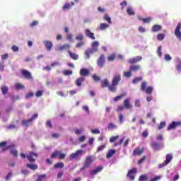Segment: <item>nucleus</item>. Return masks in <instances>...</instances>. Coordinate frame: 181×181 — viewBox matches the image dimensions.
Segmentation results:
<instances>
[{
	"mask_svg": "<svg viewBox=\"0 0 181 181\" xmlns=\"http://www.w3.org/2000/svg\"><path fill=\"white\" fill-rule=\"evenodd\" d=\"M134 107H141L140 100L137 99V100H135Z\"/></svg>",
	"mask_w": 181,
	"mask_h": 181,
	"instance_id": "obj_55",
	"label": "nucleus"
},
{
	"mask_svg": "<svg viewBox=\"0 0 181 181\" xmlns=\"http://www.w3.org/2000/svg\"><path fill=\"white\" fill-rule=\"evenodd\" d=\"M151 146L152 147V148L154 150V151H159L160 150V143H157L156 141H153L152 143H151Z\"/></svg>",
	"mask_w": 181,
	"mask_h": 181,
	"instance_id": "obj_17",
	"label": "nucleus"
},
{
	"mask_svg": "<svg viewBox=\"0 0 181 181\" xmlns=\"http://www.w3.org/2000/svg\"><path fill=\"white\" fill-rule=\"evenodd\" d=\"M121 81V75L116 74L112 77V83H109V81L107 79H104L103 81H100V84L102 88H108L110 92L115 93L117 92V86Z\"/></svg>",
	"mask_w": 181,
	"mask_h": 181,
	"instance_id": "obj_1",
	"label": "nucleus"
},
{
	"mask_svg": "<svg viewBox=\"0 0 181 181\" xmlns=\"http://www.w3.org/2000/svg\"><path fill=\"white\" fill-rule=\"evenodd\" d=\"M103 20L108 22L109 24H112L111 18L108 16V14L104 15Z\"/></svg>",
	"mask_w": 181,
	"mask_h": 181,
	"instance_id": "obj_36",
	"label": "nucleus"
},
{
	"mask_svg": "<svg viewBox=\"0 0 181 181\" xmlns=\"http://www.w3.org/2000/svg\"><path fill=\"white\" fill-rule=\"evenodd\" d=\"M32 119H28V120H23L22 124L24 126L28 127L29 124L32 122Z\"/></svg>",
	"mask_w": 181,
	"mask_h": 181,
	"instance_id": "obj_42",
	"label": "nucleus"
},
{
	"mask_svg": "<svg viewBox=\"0 0 181 181\" xmlns=\"http://www.w3.org/2000/svg\"><path fill=\"white\" fill-rule=\"evenodd\" d=\"M147 82L144 81L141 84V90H145L147 88Z\"/></svg>",
	"mask_w": 181,
	"mask_h": 181,
	"instance_id": "obj_45",
	"label": "nucleus"
},
{
	"mask_svg": "<svg viewBox=\"0 0 181 181\" xmlns=\"http://www.w3.org/2000/svg\"><path fill=\"white\" fill-rule=\"evenodd\" d=\"M118 119H119V122H120V124H122L124 122L123 114H119Z\"/></svg>",
	"mask_w": 181,
	"mask_h": 181,
	"instance_id": "obj_52",
	"label": "nucleus"
},
{
	"mask_svg": "<svg viewBox=\"0 0 181 181\" xmlns=\"http://www.w3.org/2000/svg\"><path fill=\"white\" fill-rule=\"evenodd\" d=\"M165 60L167 61V62H170L172 60V57H170L169 54H165Z\"/></svg>",
	"mask_w": 181,
	"mask_h": 181,
	"instance_id": "obj_62",
	"label": "nucleus"
},
{
	"mask_svg": "<svg viewBox=\"0 0 181 181\" xmlns=\"http://www.w3.org/2000/svg\"><path fill=\"white\" fill-rule=\"evenodd\" d=\"M59 156V160H64L66 155L62 153V151H55L51 154L50 158H56Z\"/></svg>",
	"mask_w": 181,
	"mask_h": 181,
	"instance_id": "obj_4",
	"label": "nucleus"
},
{
	"mask_svg": "<svg viewBox=\"0 0 181 181\" xmlns=\"http://www.w3.org/2000/svg\"><path fill=\"white\" fill-rule=\"evenodd\" d=\"M16 89L17 90L25 89V86L22 85V83H16Z\"/></svg>",
	"mask_w": 181,
	"mask_h": 181,
	"instance_id": "obj_41",
	"label": "nucleus"
},
{
	"mask_svg": "<svg viewBox=\"0 0 181 181\" xmlns=\"http://www.w3.org/2000/svg\"><path fill=\"white\" fill-rule=\"evenodd\" d=\"M98 47H99L98 41H95L92 42L90 49L98 50Z\"/></svg>",
	"mask_w": 181,
	"mask_h": 181,
	"instance_id": "obj_30",
	"label": "nucleus"
},
{
	"mask_svg": "<svg viewBox=\"0 0 181 181\" xmlns=\"http://www.w3.org/2000/svg\"><path fill=\"white\" fill-rule=\"evenodd\" d=\"M43 95V91L39 90L35 93L36 98H40Z\"/></svg>",
	"mask_w": 181,
	"mask_h": 181,
	"instance_id": "obj_63",
	"label": "nucleus"
},
{
	"mask_svg": "<svg viewBox=\"0 0 181 181\" xmlns=\"http://www.w3.org/2000/svg\"><path fill=\"white\" fill-rule=\"evenodd\" d=\"M72 74H73V71H69V70H66V71H64V76H71V75H72Z\"/></svg>",
	"mask_w": 181,
	"mask_h": 181,
	"instance_id": "obj_58",
	"label": "nucleus"
},
{
	"mask_svg": "<svg viewBox=\"0 0 181 181\" xmlns=\"http://www.w3.org/2000/svg\"><path fill=\"white\" fill-rule=\"evenodd\" d=\"M138 18L139 20H141L144 23H149L151 21V18H141V17H139Z\"/></svg>",
	"mask_w": 181,
	"mask_h": 181,
	"instance_id": "obj_34",
	"label": "nucleus"
},
{
	"mask_svg": "<svg viewBox=\"0 0 181 181\" xmlns=\"http://www.w3.org/2000/svg\"><path fill=\"white\" fill-rule=\"evenodd\" d=\"M76 40L81 42L83 40H84V36L82 34L78 35L76 37Z\"/></svg>",
	"mask_w": 181,
	"mask_h": 181,
	"instance_id": "obj_49",
	"label": "nucleus"
},
{
	"mask_svg": "<svg viewBox=\"0 0 181 181\" xmlns=\"http://www.w3.org/2000/svg\"><path fill=\"white\" fill-rule=\"evenodd\" d=\"M83 153L82 149H78L76 151V153H71L70 155V157H69V160H74L76 158H78L79 156H81Z\"/></svg>",
	"mask_w": 181,
	"mask_h": 181,
	"instance_id": "obj_10",
	"label": "nucleus"
},
{
	"mask_svg": "<svg viewBox=\"0 0 181 181\" xmlns=\"http://www.w3.org/2000/svg\"><path fill=\"white\" fill-rule=\"evenodd\" d=\"M144 151V148L140 149L139 148H136L134 151H133V156H140Z\"/></svg>",
	"mask_w": 181,
	"mask_h": 181,
	"instance_id": "obj_20",
	"label": "nucleus"
},
{
	"mask_svg": "<svg viewBox=\"0 0 181 181\" xmlns=\"http://www.w3.org/2000/svg\"><path fill=\"white\" fill-rule=\"evenodd\" d=\"M116 59V54H112V55H110L108 58H107V60L108 62H113Z\"/></svg>",
	"mask_w": 181,
	"mask_h": 181,
	"instance_id": "obj_43",
	"label": "nucleus"
},
{
	"mask_svg": "<svg viewBox=\"0 0 181 181\" xmlns=\"http://www.w3.org/2000/svg\"><path fill=\"white\" fill-rule=\"evenodd\" d=\"M92 78H93L94 81H95V82H99L101 80V78H100L96 74H93V76H92Z\"/></svg>",
	"mask_w": 181,
	"mask_h": 181,
	"instance_id": "obj_50",
	"label": "nucleus"
},
{
	"mask_svg": "<svg viewBox=\"0 0 181 181\" xmlns=\"http://www.w3.org/2000/svg\"><path fill=\"white\" fill-rule=\"evenodd\" d=\"M145 92L147 95H151L153 93V87L152 86H148L146 88H145L144 90H142Z\"/></svg>",
	"mask_w": 181,
	"mask_h": 181,
	"instance_id": "obj_28",
	"label": "nucleus"
},
{
	"mask_svg": "<svg viewBox=\"0 0 181 181\" xmlns=\"http://www.w3.org/2000/svg\"><path fill=\"white\" fill-rule=\"evenodd\" d=\"M123 105L127 110H132L134 107V106L131 103V98H129L124 99L123 102Z\"/></svg>",
	"mask_w": 181,
	"mask_h": 181,
	"instance_id": "obj_11",
	"label": "nucleus"
},
{
	"mask_svg": "<svg viewBox=\"0 0 181 181\" xmlns=\"http://www.w3.org/2000/svg\"><path fill=\"white\" fill-rule=\"evenodd\" d=\"M98 50L96 49L89 48L85 51V57L86 59H90V54H93V53L97 52Z\"/></svg>",
	"mask_w": 181,
	"mask_h": 181,
	"instance_id": "obj_13",
	"label": "nucleus"
},
{
	"mask_svg": "<svg viewBox=\"0 0 181 181\" xmlns=\"http://www.w3.org/2000/svg\"><path fill=\"white\" fill-rule=\"evenodd\" d=\"M100 30H105L109 28V24L100 23Z\"/></svg>",
	"mask_w": 181,
	"mask_h": 181,
	"instance_id": "obj_39",
	"label": "nucleus"
},
{
	"mask_svg": "<svg viewBox=\"0 0 181 181\" xmlns=\"http://www.w3.org/2000/svg\"><path fill=\"white\" fill-rule=\"evenodd\" d=\"M21 76H23L27 80L33 79L31 73L30 71H27L26 69H21Z\"/></svg>",
	"mask_w": 181,
	"mask_h": 181,
	"instance_id": "obj_12",
	"label": "nucleus"
},
{
	"mask_svg": "<svg viewBox=\"0 0 181 181\" xmlns=\"http://www.w3.org/2000/svg\"><path fill=\"white\" fill-rule=\"evenodd\" d=\"M84 45H85V42H83V41H81L80 42H78V43L76 44V48H80V47H81L82 46H84Z\"/></svg>",
	"mask_w": 181,
	"mask_h": 181,
	"instance_id": "obj_60",
	"label": "nucleus"
},
{
	"mask_svg": "<svg viewBox=\"0 0 181 181\" xmlns=\"http://www.w3.org/2000/svg\"><path fill=\"white\" fill-rule=\"evenodd\" d=\"M118 138H119V136H113L111 138H110V143H113L115 141H116V140L118 139Z\"/></svg>",
	"mask_w": 181,
	"mask_h": 181,
	"instance_id": "obj_47",
	"label": "nucleus"
},
{
	"mask_svg": "<svg viewBox=\"0 0 181 181\" xmlns=\"http://www.w3.org/2000/svg\"><path fill=\"white\" fill-rule=\"evenodd\" d=\"M46 174H42V175H40L38 176L37 180H36V181H43L45 179H46Z\"/></svg>",
	"mask_w": 181,
	"mask_h": 181,
	"instance_id": "obj_40",
	"label": "nucleus"
},
{
	"mask_svg": "<svg viewBox=\"0 0 181 181\" xmlns=\"http://www.w3.org/2000/svg\"><path fill=\"white\" fill-rule=\"evenodd\" d=\"M70 47H71L70 45H64L62 46H58V47H57V51H59V52L67 51L70 49Z\"/></svg>",
	"mask_w": 181,
	"mask_h": 181,
	"instance_id": "obj_15",
	"label": "nucleus"
},
{
	"mask_svg": "<svg viewBox=\"0 0 181 181\" xmlns=\"http://www.w3.org/2000/svg\"><path fill=\"white\" fill-rule=\"evenodd\" d=\"M137 173V169L136 168H133L132 170H129L127 174V177H129L132 181L135 179V175Z\"/></svg>",
	"mask_w": 181,
	"mask_h": 181,
	"instance_id": "obj_7",
	"label": "nucleus"
},
{
	"mask_svg": "<svg viewBox=\"0 0 181 181\" xmlns=\"http://www.w3.org/2000/svg\"><path fill=\"white\" fill-rule=\"evenodd\" d=\"M126 96V93H122L121 95L116 96L115 98H114V102H117L121 100H122V98Z\"/></svg>",
	"mask_w": 181,
	"mask_h": 181,
	"instance_id": "obj_31",
	"label": "nucleus"
},
{
	"mask_svg": "<svg viewBox=\"0 0 181 181\" xmlns=\"http://www.w3.org/2000/svg\"><path fill=\"white\" fill-rule=\"evenodd\" d=\"M33 97H34V93H33V92H29L25 95L26 99H28V98H33Z\"/></svg>",
	"mask_w": 181,
	"mask_h": 181,
	"instance_id": "obj_56",
	"label": "nucleus"
},
{
	"mask_svg": "<svg viewBox=\"0 0 181 181\" xmlns=\"http://www.w3.org/2000/svg\"><path fill=\"white\" fill-rule=\"evenodd\" d=\"M123 76L126 78H131L132 77V71H124Z\"/></svg>",
	"mask_w": 181,
	"mask_h": 181,
	"instance_id": "obj_48",
	"label": "nucleus"
},
{
	"mask_svg": "<svg viewBox=\"0 0 181 181\" xmlns=\"http://www.w3.org/2000/svg\"><path fill=\"white\" fill-rule=\"evenodd\" d=\"M107 129L109 130H113V129H117V126L116 124H115L114 123H110L107 126Z\"/></svg>",
	"mask_w": 181,
	"mask_h": 181,
	"instance_id": "obj_38",
	"label": "nucleus"
},
{
	"mask_svg": "<svg viewBox=\"0 0 181 181\" xmlns=\"http://www.w3.org/2000/svg\"><path fill=\"white\" fill-rule=\"evenodd\" d=\"M141 70L140 65H132L129 66V71L130 72H136Z\"/></svg>",
	"mask_w": 181,
	"mask_h": 181,
	"instance_id": "obj_21",
	"label": "nucleus"
},
{
	"mask_svg": "<svg viewBox=\"0 0 181 181\" xmlns=\"http://www.w3.org/2000/svg\"><path fill=\"white\" fill-rule=\"evenodd\" d=\"M180 127H181V121L173 122L168 125V127H167V130L168 131L173 130V129H177Z\"/></svg>",
	"mask_w": 181,
	"mask_h": 181,
	"instance_id": "obj_5",
	"label": "nucleus"
},
{
	"mask_svg": "<svg viewBox=\"0 0 181 181\" xmlns=\"http://www.w3.org/2000/svg\"><path fill=\"white\" fill-rule=\"evenodd\" d=\"M84 81H85V78H83V77L78 78L76 81V84L77 87H81L82 83Z\"/></svg>",
	"mask_w": 181,
	"mask_h": 181,
	"instance_id": "obj_25",
	"label": "nucleus"
},
{
	"mask_svg": "<svg viewBox=\"0 0 181 181\" xmlns=\"http://www.w3.org/2000/svg\"><path fill=\"white\" fill-rule=\"evenodd\" d=\"M44 45L45 47V49H47V51H51L53 47V44L52 41L49 40H45L44 41Z\"/></svg>",
	"mask_w": 181,
	"mask_h": 181,
	"instance_id": "obj_14",
	"label": "nucleus"
},
{
	"mask_svg": "<svg viewBox=\"0 0 181 181\" xmlns=\"http://www.w3.org/2000/svg\"><path fill=\"white\" fill-rule=\"evenodd\" d=\"M165 127H166V122H161L159 124H158V129L161 130L163 129Z\"/></svg>",
	"mask_w": 181,
	"mask_h": 181,
	"instance_id": "obj_44",
	"label": "nucleus"
},
{
	"mask_svg": "<svg viewBox=\"0 0 181 181\" xmlns=\"http://www.w3.org/2000/svg\"><path fill=\"white\" fill-rule=\"evenodd\" d=\"M105 54H102L97 60V66H99L100 69H103L105 66Z\"/></svg>",
	"mask_w": 181,
	"mask_h": 181,
	"instance_id": "obj_6",
	"label": "nucleus"
},
{
	"mask_svg": "<svg viewBox=\"0 0 181 181\" xmlns=\"http://www.w3.org/2000/svg\"><path fill=\"white\" fill-rule=\"evenodd\" d=\"M173 156L172 154H167L165 155V160L164 162H167V163H170L172 161Z\"/></svg>",
	"mask_w": 181,
	"mask_h": 181,
	"instance_id": "obj_33",
	"label": "nucleus"
},
{
	"mask_svg": "<svg viewBox=\"0 0 181 181\" xmlns=\"http://www.w3.org/2000/svg\"><path fill=\"white\" fill-rule=\"evenodd\" d=\"M64 167V163L63 162L57 163L54 165V168L55 169H62Z\"/></svg>",
	"mask_w": 181,
	"mask_h": 181,
	"instance_id": "obj_27",
	"label": "nucleus"
},
{
	"mask_svg": "<svg viewBox=\"0 0 181 181\" xmlns=\"http://www.w3.org/2000/svg\"><path fill=\"white\" fill-rule=\"evenodd\" d=\"M156 53L159 57H161V56H162L161 47H158V48H157Z\"/></svg>",
	"mask_w": 181,
	"mask_h": 181,
	"instance_id": "obj_59",
	"label": "nucleus"
},
{
	"mask_svg": "<svg viewBox=\"0 0 181 181\" xmlns=\"http://www.w3.org/2000/svg\"><path fill=\"white\" fill-rule=\"evenodd\" d=\"M141 136L144 138H147L148 136V132L147 131L142 132Z\"/></svg>",
	"mask_w": 181,
	"mask_h": 181,
	"instance_id": "obj_64",
	"label": "nucleus"
},
{
	"mask_svg": "<svg viewBox=\"0 0 181 181\" xmlns=\"http://www.w3.org/2000/svg\"><path fill=\"white\" fill-rule=\"evenodd\" d=\"M147 180V177L145 175H142L139 177V181H146Z\"/></svg>",
	"mask_w": 181,
	"mask_h": 181,
	"instance_id": "obj_57",
	"label": "nucleus"
},
{
	"mask_svg": "<svg viewBox=\"0 0 181 181\" xmlns=\"http://www.w3.org/2000/svg\"><path fill=\"white\" fill-rule=\"evenodd\" d=\"M79 74L81 76H90V71L86 69H80Z\"/></svg>",
	"mask_w": 181,
	"mask_h": 181,
	"instance_id": "obj_19",
	"label": "nucleus"
},
{
	"mask_svg": "<svg viewBox=\"0 0 181 181\" xmlns=\"http://www.w3.org/2000/svg\"><path fill=\"white\" fill-rule=\"evenodd\" d=\"M162 30V26L160 25L156 24L152 28L153 33H158Z\"/></svg>",
	"mask_w": 181,
	"mask_h": 181,
	"instance_id": "obj_24",
	"label": "nucleus"
},
{
	"mask_svg": "<svg viewBox=\"0 0 181 181\" xmlns=\"http://www.w3.org/2000/svg\"><path fill=\"white\" fill-rule=\"evenodd\" d=\"M74 6H75L74 2L67 3L64 5V7H62V9L64 11H69L70 8H71Z\"/></svg>",
	"mask_w": 181,
	"mask_h": 181,
	"instance_id": "obj_22",
	"label": "nucleus"
},
{
	"mask_svg": "<svg viewBox=\"0 0 181 181\" xmlns=\"http://www.w3.org/2000/svg\"><path fill=\"white\" fill-rule=\"evenodd\" d=\"M1 94H3V95H5L8 92V87L6 86L1 87Z\"/></svg>",
	"mask_w": 181,
	"mask_h": 181,
	"instance_id": "obj_32",
	"label": "nucleus"
},
{
	"mask_svg": "<svg viewBox=\"0 0 181 181\" xmlns=\"http://www.w3.org/2000/svg\"><path fill=\"white\" fill-rule=\"evenodd\" d=\"M27 168H30L32 170H35L38 168L37 165L32 164V163H28L27 164Z\"/></svg>",
	"mask_w": 181,
	"mask_h": 181,
	"instance_id": "obj_29",
	"label": "nucleus"
},
{
	"mask_svg": "<svg viewBox=\"0 0 181 181\" xmlns=\"http://www.w3.org/2000/svg\"><path fill=\"white\" fill-rule=\"evenodd\" d=\"M103 166L97 167L95 170L90 172V175L92 176L96 175L98 173H101V171H103Z\"/></svg>",
	"mask_w": 181,
	"mask_h": 181,
	"instance_id": "obj_18",
	"label": "nucleus"
},
{
	"mask_svg": "<svg viewBox=\"0 0 181 181\" xmlns=\"http://www.w3.org/2000/svg\"><path fill=\"white\" fill-rule=\"evenodd\" d=\"M181 23H179L178 25H177V27L175 28V30L174 31V35H175L177 39H178L180 41H181Z\"/></svg>",
	"mask_w": 181,
	"mask_h": 181,
	"instance_id": "obj_9",
	"label": "nucleus"
},
{
	"mask_svg": "<svg viewBox=\"0 0 181 181\" xmlns=\"http://www.w3.org/2000/svg\"><path fill=\"white\" fill-rule=\"evenodd\" d=\"M93 156H86L85 163H83V167L81 168V170L88 168V167L90 166L91 164H93Z\"/></svg>",
	"mask_w": 181,
	"mask_h": 181,
	"instance_id": "obj_3",
	"label": "nucleus"
},
{
	"mask_svg": "<svg viewBox=\"0 0 181 181\" xmlns=\"http://www.w3.org/2000/svg\"><path fill=\"white\" fill-rule=\"evenodd\" d=\"M127 15H129V16H134L135 15V12L134 11V10L131 7H129V8H127Z\"/></svg>",
	"mask_w": 181,
	"mask_h": 181,
	"instance_id": "obj_35",
	"label": "nucleus"
},
{
	"mask_svg": "<svg viewBox=\"0 0 181 181\" xmlns=\"http://www.w3.org/2000/svg\"><path fill=\"white\" fill-rule=\"evenodd\" d=\"M167 165H169V163H167L166 161H164L163 163L159 164L158 168L161 169L163 167H165Z\"/></svg>",
	"mask_w": 181,
	"mask_h": 181,
	"instance_id": "obj_54",
	"label": "nucleus"
},
{
	"mask_svg": "<svg viewBox=\"0 0 181 181\" xmlns=\"http://www.w3.org/2000/svg\"><path fill=\"white\" fill-rule=\"evenodd\" d=\"M116 154V150L115 149H110L108 151V153L106 154V158L109 159L112 157H113L114 155Z\"/></svg>",
	"mask_w": 181,
	"mask_h": 181,
	"instance_id": "obj_23",
	"label": "nucleus"
},
{
	"mask_svg": "<svg viewBox=\"0 0 181 181\" xmlns=\"http://www.w3.org/2000/svg\"><path fill=\"white\" fill-rule=\"evenodd\" d=\"M86 36L91 40H95V37L94 36V33H91L90 29L85 30Z\"/></svg>",
	"mask_w": 181,
	"mask_h": 181,
	"instance_id": "obj_16",
	"label": "nucleus"
},
{
	"mask_svg": "<svg viewBox=\"0 0 181 181\" xmlns=\"http://www.w3.org/2000/svg\"><path fill=\"white\" fill-rule=\"evenodd\" d=\"M69 56H70L71 59L73 60H78V55L72 52H69Z\"/></svg>",
	"mask_w": 181,
	"mask_h": 181,
	"instance_id": "obj_26",
	"label": "nucleus"
},
{
	"mask_svg": "<svg viewBox=\"0 0 181 181\" xmlns=\"http://www.w3.org/2000/svg\"><path fill=\"white\" fill-rule=\"evenodd\" d=\"M165 35L163 33H159L157 35V40L159 41H163L164 40Z\"/></svg>",
	"mask_w": 181,
	"mask_h": 181,
	"instance_id": "obj_46",
	"label": "nucleus"
},
{
	"mask_svg": "<svg viewBox=\"0 0 181 181\" xmlns=\"http://www.w3.org/2000/svg\"><path fill=\"white\" fill-rule=\"evenodd\" d=\"M21 156L23 158H27V160L29 162L33 163L35 162L36 158H38V154L35 153L34 151H30L29 154L25 155V153H21Z\"/></svg>",
	"mask_w": 181,
	"mask_h": 181,
	"instance_id": "obj_2",
	"label": "nucleus"
},
{
	"mask_svg": "<svg viewBox=\"0 0 181 181\" xmlns=\"http://www.w3.org/2000/svg\"><path fill=\"white\" fill-rule=\"evenodd\" d=\"M38 25L37 21H33V23L30 24V28H34L35 26H37Z\"/></svg>",
	"mask_w": 181,
	"mask_h": 181,
	"instance_id": "obj_61",
	"label": "nucleus"
},
{
	"mask_svg": "<svg viewBox=\"0 0 181 181\" xmlns=\"http://www.w3.org/2000/svg\"><path fill=\"white\" fill-rule=\"evenodd\" d=\"M106 145H100L99 147L97 148V153H99L100 151H103V149L105 148Z\"/></svg>",
	"mask_w": 181,
	"mask_h": 181,
	"instance_id": "obj_53",
	"label": "nucleus"
},
{
	"mask_svg": "<svg viewBox=\"0 0 181 181\" xmlns=\"http://www.w3.org/2000/svg\"><path fill=\"white\" fill-rule=\"evenodd\" d=\"M143 80V77H136L134 79H133L132 83L133 84H136L139 82Z\"/></svg>",
	"mask_w": 181,
	"mask_h": 181,
	"instance_id": "obj_37",
	"label": "nucleus"
},
{
	"mask_svg": "<svg viewBox=\"0 0 181 181\" xmlns=\"http://www.w3.org/2000/svg\"><path fill=\"white\" fill-rule=\"evenodd\" d=\"M10 153L12 154L14 157L17 158L18 157V151L16 149H13L10 151Z\"/></svg>",
	"mask_w": 181,
	"mask_h": 181,
	"instance_id": "obj_51",
	"label": "nucleus"
},
{
	"mask_svg": "<svg viewBox=\"0 0 181 181\" xmlns=\"http://www.w3.org/2000/svg\"><path fill=\"white\" fill-rule=\"evenodd\" d=\"M141 60H143V57L141 56H136L135 57L130 58L127 60V62H129V64H135Z\"/></svg>",
	"mask_w": 181,
	"mask_h": 181,
	"instance_id": "obj_8",
	"label": "nucleus"
}]
</instances>
